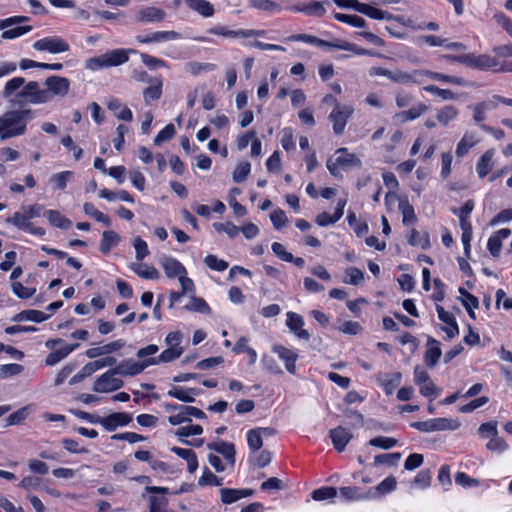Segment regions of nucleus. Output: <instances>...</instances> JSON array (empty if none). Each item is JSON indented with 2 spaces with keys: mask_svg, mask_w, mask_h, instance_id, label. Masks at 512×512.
Masks as SVG:
<instances>
[{
  "mask_svg": "<svg viewBox=\"0 0 512 512\" xmlns=\"http://www.w3.org/2000/svg\"><path fill=\"white\" fill-rule=\"evenodd\" d=\"M426 110L427 106L425 104L419 103L416 106L410 108L409 110L397 113L395 117L400 122L411 121L420 117Z\"/></svg>",
  "mask_w": 512,
  "mask_h": 512,
  "instance_id": "obj_38",
  "label": "nucleus"
},
{
  "mask_svg": "<svg viewBox=\"0 0 512 512\" xmlns=\"http://www.w3.org/2000/svg\"><path fill=\"white\" fill-rule=\"evenodd\" d=\"M217 453L224 456L228 463L233 466L235 464V446L233 443L220 441L217 445Z\"/></svg>",
  "mask_w": 512,
  "mask_h": 512,
  "instance_id": "obj_47",
  "label": "nucleus"
},
{
  "mask_svg": "<svg viewBox=\"0 0 512 512\" xmlns=\"http://www.w3.org/2000/svg\"><path fill=\"white\" fill-rule=\"evenodd\" d=\"M83 211L86 215L94 218L98 222L103 223L106 227L111 225L110 217L99 211L92 203H84Z\"/></svg>",
  "mask_w": 512,
  "mask_h": 512,
  "instance_id": "obj_43",
  "label": "nucleus"
},
{
  "mask_svg": "<svg viewBox=\"0 0 512 512\" xmlns=\"http://www.w3.org/2000/svg\"><path fill=\"white\" fill-rule=\"evenodd\" d=\"M145 490L152 494H162V496H150L149 512H164L168 504V499L164 495L169 493V489L167 487L146 486Z\"/></svg>",
  "mask_w": 512,
  "mask_h": 512,
  "instance_id": "obj_11",
  "label": "nucleus"
},
{
  "mask_svg": "<svg viewBox=\"0 0 512 512\" xmlns=\"http://www.w3.org/2000/svg\"><path fill=\"white\" fill-rule=\"evenodd\" d=\"M251 6L268 12L280 11V6L271 0H250Z\"/></svg>",
  "mask_w": 512,
  "mask_h": 512,
  "instance_id": "obj_62",
  "label": "nucleus"
},
{
  "mask_svg": "<svg viewBox=\"0 0 512 512\" xmlns=\"http://www.w3.org/2000/svg\"><path fill=\"white\" fill-rule=\"evenodd\" d=\"M73 172L64 171L60 173H56L52 175L51 182L54 184L55 188L64 189L67 186V182L72 177Z\"/></svg>",
  "mask_w": 512,
  "mask_h": 512,
  "instance_id": "obj_64",
  "label": "nucleus"
},
{
  "mask_svg": "<svg viewBox=\"0 0 512 512\" xmlns=\"http://www.w3.org/2000/svg\"><path fill=\"white\" fill-rule=\"evenodd\" d=\"M407 241L411 246L419 247L424 250L430 247L429 235L427 233L421 234L416 229L411 230L410 235L407 238Z\"/></svg>",
  "mask_w": 512,
  "mask_h": 512,
  "instance_id": "obj_40",
  "label": "nucleus"
},
{
  "mask_svg": "<svg viewBox=\"0 0 512 512\" xmlns=\"http://www.w3.org/2000/svg\"><path fill=\"white\" fill-rule=\"evenodd\" d=\"M369 445L388 450L397 445V440L395 438L378 436L371 439Z\"/></svg>",
  "mask_w": 512,
  "mask_h": 512,
  "instance_id": "obj_60",
  "label": "nucleus"
},
{
  "mask_svg": "<svg viewBox=\"0 0 512 512\" xmlns=\"http://www.w3.org/2000/svg\"><path fill=\"white\" fill-rule=\"evenodd\" d=\"M334 17L336 20L349 24L354 27L362 28L366 25V21L364 18L358 16V15H349V14H343V13H335Z\"/></svg>",
  "mask_w": 512,
  "mask_h": 512,
  "instance_id": "obj_51",
  "label": "nucleus"
},
{
  "mask_svg": "<svg viewBox=\"0 0 512 512\" xmlns=\"http://www.w3.org/2000/svg\"><path fill=\"white\" fill-rule=\"evenodd\" d=\"M124 345H125V341L122 339H118L116 341H113L111 343L105 344L100 347L89 348L86 351V356L88 358L94 359V358H97L102 355H108L112 352H115V351L121 349L122 347H124Z\"/></svg>",
  "mask_w": 512,
  "mask_h": 512,
  "instance_id": "obj_20",
  "label": "nucleus"
},
{
  "mask_svg": "<svg viewBox=\"0 0 512 512\" xmlns=\"http://www.w3.org/2000/svg\"><path fill=\"white\" fill-rule=\"evenodd\" d=\"M208 33L213 35H219L226 38H238L241 37V29L239 30H230L226 26H215L208 29Z\"/></svg>",
  "mask_w": 512,
  "mask_h": 512,
  "instance_id": "obj_59",
  "label": "nucleus"
},
{
  "mask_svg": "<svg viewBox=\"0 0 512 512\" xmlns=\"http://www.w3.org/2000/svg\"><path fill=\"white\" fill-rule=\"evenodd\" d=\"M120 241V236L118 233L112 230L104 231L102 234V239L100 243V251L103 254H107L110 252V250L117 245V243Z\"/></svg>",
  "mask_w": 512,
  "mask_h": 512,
  "instance_id": "obj_36",
  "label": "nucleus"
},
{
  "mask_svg": "<svg viewBox=\"0 0 512 512\" xmlns=\"http://www.w3.org/2000/svg\"><path fill=\"white\" fill-rule=\"evenodd\" d=\"M220 494H221V501L223 503L231 504L243 497L251 496L253 494V491L249 490V489L222 488V489H220Z\"/></svg>",
  "mask_w": 512,
  "mask_h": 512,
  "instance_id": "obj_26",
  "label": "nucleus"
},
{
  "mask_svg": "<svg viewBox=\"0 0 512 512\" xmlns=\"http://www.w3.org/2000/svg\"><path fill=\"white\" fill-rule=\"evenodd\" d=\"M132 421V416L124 412L112 413L102 418L101 425L105 430L112 432L117 427L126 426Z\"/></svg>",
  "mask_w": 512,
  "mask_h": 512,
  "instance_id": "obj_13",
  "label": "nucleus"
},
{
  "mask_svg": "<svg viewBox=\"0 0 512 512\" xmlns=\"http://www.w3.org/2000/svg\"><path fill=\"white\" fill-rule=\"evenodd\" d=\"M223 479L214 475L209 468L205 467L202 476L198 479L199 486H221Z\"/></svg>",
  "mask_w": 512,
  "mask_h": 512,
  "instance_id": "obj_50",
  "label": "nucleus"
},
{
  "mask_svg": "<svg viewBox=\"0 0 512 512\" xmlns=\"http://www.w3.org/2000/svg\"><path fill=\"white\" fill-rule=\"evenodd\" d=\"M274 351L278 354L279 358L285 362V368L290 374L296 373V361L298 354L284 346H275Z\"/></svg>",
  "mask_w": 512,
  "mask_h": 512,
  "instance_id": "obj_21",
  "label": "nucleus"
},
{
  "mask_svg": "<svg viewBox=\"0 0 512 512\" xmlns=\"http://www.w3.org/2000/svg\"><path fill=\"white\" fill-rule=\"evenodd\" d=\"M426 346L427 348L424 354V361L428 367H434L442 355L440 343L437 340L428 337Z\"/></svg>",
  "mask_w": 512,
  "mask_h": 512,
  "instance_id": "obj_19",
  "label": "nucleus"
},
{
  "mask_svg": "<svg viewBox=\"0 0 512 512\" xmlns=\"http://www.w3.org/2000/svg\"><path fill=\"white\" fill-rule=\"evenodd\" d=\"M48 92L40 88L38 81H28L21 76L9 79L0 93L2 99L11 105H40L47 103Z\"/></svg>",
  "mask_w": 512,
  "mask_h": 512,
  "instance_id": "obj_1",
  "label": "nucleus"
},
{
  "mask_svg": "<svg viewBox=\"0 0 512 512\" xmlns=\"http://www.w3.org/2000/svg\"><path fill=\"white\" fill-rule=\"evenodd\" d=\"M33 118L31 109L9 110L0 115V139L2 141L24 135L27 123Z\"/></svg>",
  "mask_w": 512,
  "mask_h": 512,
  "instance_id": "obj_2",
  "label": "nucleus"
},
{
  "mask_svg": "<svg viewBox=\"0 0 512 512\" xmlns=\"http://www.w3.org/2000/svg\"><path fill=\"white\" fill-rule=\"evenodd\" d=\"M182 353V347H169L165 349L159 356L148 358L147 362L149 363L150 366L157 365L159 363L171 362L179 358L182 355Z\"/></svg>",
  "mask_w": 512,
  "mask_h": 512,
  "instance_id": "obj_23",
  "label": "nucleus"
},
{
  "mask_svg": "<svg viewBox=\"0 0 512 512\" xmlns=\"http://www.w3.org/2000/svg\"><path fill=\"white\" fill-rule=\"evenodd\" d=\"M288 40L290 41H300L305 42L311 45H315L318 47H329L333 48V45L335 42H328L322 39L317 38L316 36L309 35V34H295L288 37Z\"/></svg>",
  "mask_w": 512,
  "mask_h": 512,
  "instance_id": "obj_34",
  "label": "nucleus"
},
{
  "mask_svg": "<svg viewBox=\"0 0 512 512\" xmlns=\"http://www.w3.org/2000/svg\"><path fill=\"white\" fill-rule=\"evenodd\" d=\"M159 263L168 278H179L181 275L187 274L184 265L173 257L164 255L161 257Z\"/></svg>",
  "mask_w": 512,
  "mask_h": 512,
  "instance_id": "obj_12",
  "label": "nucleus"
},
{
  "mask_svg": "<svg viewBox=\"0 0 512 512\" xmlns=\"http://www.w3.org/2000/svg\"><path fill=\"white\" fill-rule=\"evenodd\" d=\"M199 390L196 388H182L173 386L169 391L170 397L176 398L185 403H191L195 401V396L199 395Z\"/></svg>",
  "mask_w": 512,
  "mask_h": 512,
  "instance_id": "obj_24",
  "label": "nucleus"
},
{
  "mask_svg": "<svg viewBox=\"0 0 512 512\" xmlns=\"http://www.w3.org/2000/svg\"><path fill=\"white\" fill-rule=\"evenodd\" d=\"M50 317V315L45 314L42 311L39 310H24L18 314H16L12 320L15 322H21V321H33L36 323H41L45 320H47Z\"/></svg>",
  "mask_w": 512,
  "mask_h": 512,
  "instance_id": "obj_29",
  "label": "nucleus"
},
{
  "mask_svg": "<svg viewBox=\"0 0 512 512\" xmlns=\"http://www.w3.org/2000/svg\"><path fill=\"white\" fill-rule=\"evenodd\" d=\"M251 171V164L248 161L240 162L232 173V179L236 183L246 180Z\"/></svg>",
  "mask_w": 512,
  "mask_h": 512,
  "instance_id": "obj_49",
  "label": "nucleus"
},
{
  "mask_svg": "<svg viewBox=\"0 0 512 512\" xmlns=\"http://www.w3.org/2000/svg\"><path fill=\"white\" fill-rule=\"evenodd\" d=\"M400 459H401V453H399V452L380 454V455L375 456L374 464L375 465L387 464V465L393 466V465H396Z\"/></svg>",
  "mask_w": 512,
  "mask_h": 512,
  "instance_id": "obj_56",
  "label": "nucleus"
},
{
  "mask_svg": "<svg viewBox=\"0 0 512 512\" xmlns=\"http://www.w3.org/2000/svg\"><path fill=\"white\" fill-rule=\"evenodd\" d=\"M206 419V414L199 408L194 406L183 405L180 407V411L168 417V422L171 425H180L182 423L191 422V418Z\"/></svg>",
  "mask_w": 512,
  "mask_h": 512,
  "instance_id": "obj_10",
  "label": "nucleus"
},
{
  "mask_svg": "<svg viewBox=\"0 0 512 512\" xmlns=\"http://www.w3.org/2000/svg\"><path fill=\"white\" fill-rule=\"evenodd\" d=\"M44 215L47 217L49 223L55 227L61 229H69L72 225V222L61 215V213L57 210H47L44 212Z\"/></svg>",
  "mask_w": 512,
  "mask_h": 512,
  "instance_id": "obj_35",
  "label": "nucleus"
},
{
  "mask_svg": "<svg viewBox=\"0 0 512 512\" xmlns=\"http://www.w3.org/2000/svg\"><path fill=\"white\" fill-rule=\"evenodd\" d=\"M163 79L155 77L149 86L143 90V98L146 104L159 100L162 96Z\"/></svg>",
  "mask_w": 512,
  "mask_h": 512,
  "instance_id": "obj_22",
  "label": "nucleus"
},
{
  "mask_svg": "<svg viewBox=\"0 0 512 512\" xmlns=\"http://www.w3.org/2000/svg\"><path fill=\"white\" fill-rule=\"evenodd\" d=\"M11 287H12L13 293L18 298H21V299L31 298L36 293V289L35 288L25 287L20 282H13Z\"/></svg>",
  "mask_w": 512,
  "mask_h": 512,
  "instance_id": "obj_57",
  "label": "nucleus"
},
{
  "mask_svg": "<svg viewBox=\"0 0 512 512\" xmlns=\"http://www.w3.org/2000/svg\"><path fill=\"white\" fill-rule=\"evenodd\" d=\"M32 47L37 51H47L52 54L67 52L70 46L67 41L60 37H45L35 41Z\"/></svg>",
  "mask_w": 512,
  "mask_h": 512,
  "instance_id": "obj_7",
  "label": "nucleus"
},
{
  "mask_svg": "<svg viewBox=\"0 0 512 512\" xmlns=\"http://www.w3.org/2000/svg\"><path fill=\"white\" fill-rule=\"evenodd\" d=\"M352 106L336 104L329 115L330 121L333 123V131L335 134H341L347 124L348 119L353 114Z\"/></svg>",
  "mask_w": 512,
  "mask_h": 512,
  "instance_id": "obj_8",
  "label": "nucleus"
},
{
  "mask_svg": "<svg viewBox=\"0 0 512 512\" xmlns=\"http://www.w3.org/2000/svg\"><path fill=\"white\" fill-rule=\"evenodd\" d=\"M337 496V489L335 487H321L312 492V498L316 501H323L332 499Z\"/></svg>",
  "mask_w": 512,
  "mask_h": 512,
  "instance_id": "obj_55",
  "label": "nucleus"
},
{
  "mask_svg": "<svg viewBox=\"0 0 512 512\" xmlns=\"http://www.w3.org/2000/svg\"><path fill=\"white\" fill-rule=\"evenodd\" d=\"M247 444H248L249 449L252 452H256L262 447L263 440H262V435L260 434L259 430L254 428V429H251L248 431Z\"/></svg>",
  "mask_w": 512,
  "mask_h": 512,
  "instance_id": "obj_53",
  "label": "nucleus"
},
{
  "mask_svg": "<svg viewBox=\"0 0 512 512\" xmlns=\"http://www.w3.org/2000/svg\"><path fill=\"white\" fill-rule=\"evenodd\" d=\"M286 325L299 339L306 341L310 339V333L303 329L304 319L301 315L295 312H288Z\"/></svg>",
  "mask_w": 512,
  "mask_h": 512,
  "instance_id": "obj_15",
  "label": "nucleus"
},
{
  "mask_svg": "<svg viewBox=\"0 0 512 512\" xmlns=\"http://www.w3.org/2000/svg\"><path fill=\"white\" fill-rule=\"evenodd\" d=\"M131 269L141 278L155 280L159 278V272L155 267L141 264H132Z\"/></svg>",
  "mask_w": 512,
  "mask_h": 512,
  "instance_id": "obj_45",
  "label": "nucleus"
},
{
  "mask_svg": "<svg viewBox=\"0 0 512 512\" xmlns=\"http://www.w3.org/2000/svg\"><path fill=\"white\" fill-rule=\"evenodd\" d=\"M401 378V373L395 372L391 376L380 380V384L384 387L386 394L390 395L393 393L395 388L400 384Z\"/></svg>",
  "mask_w": 512,
  "mask_h": 512,
  "instance_id": "obj_54",
  "label": "nucleus"
},
{
  "mask_svg": "<svg viewBox=\"0 0 512 512\" xmlns=\"http://www.w3.org/2000/svg\"><path fill=\"white\" fill-rule=\"evenodd\" d=\"M188 311L202 314H210L211 309L203 298L192 296L189 303L184 307Z\"/></svg>",
  "mask_w": 512,
  "mask_h": 512,
  "instance_id": "obj_44",
  "label": "nucleus"
},
{
  "mask_svg": "<svg viewBox=\"0 0 512 512\" xmlns=\"http://www.w3.org/2000/svg\"><path fill=\"white\" fill-rule=\"evenodd\" d=\"M107 107L110 111L114 113V115L123 121L130 122L133 119L132 111L125 105L121 103V101L117 98L111 99Z\"/></svg>",
  "mask_w": 512,
  "mask_h": 512,
  "instance_id": "obj_25",
  "label": "nucleus"
},
{
  "mask_svg": "<svg viewBox=\"0 0 512 512\" xmlns=\"http://www.w3.org/2000/svg\"><path fill=\"white\" fill-rule=\"evenodd\" d=\"M115 375L118 374L113 372V368L103 373L94 382L93 390L98 393H108L120 389L124 382L119 378H115Z\"/></svg>",
  "mask_w": 512,
  "mask_h": 512,
  "instance_id": "obj_6",
  "label": "nucleus"
},
{
  "mask_svg": "<svg viewBox=\"0 0 512 512\" xmlns=\"http://www.w3.org/2000/svg\"><path fill=\"white\" fill-rule=\"evenodd\" d=\"M336 153H340L337 157V162L341 168L346 169L351 166H360L361 161L353 153H348L346 148H339Z\"/></svg>",
  "mask_w": 512,
  "mask_h": 512,
  "instance_id": "obj_41",
  "label": "nucleus"
},
{
  "mask_svg": "<svg viewBox=\"0 0 512 512\" xmlns=\"http://www.w3.org/2000/svg\"><path fill=\"white\" fill-rule=\"evenodd\" d=\"M494 154V150L489 149L478 160L476 171L481 179H483L491 170Z\"/></svg>",
  "mask_w": 512,
  "mask_h": 512,
  "instance_id": "obj_31",
  "label": "nucleus"
},
{
  "mask_svg": "<svg viewBox=\"0 0 512 512\" xmlns=\"http://www.w3.org/2000/svg\"><path fill=\"white\" fill-rule=\"evenodd\" d=\"M45 92H48L47 103L50 102L53 96L65 97L70 90V81L66 77L52 75L46 78L44 82Z\"/></svg>",
  "mask_w": 512,
  "mask_h": 512,
  "instance_id": "obj_5",
  "label": "nucleus"
},
{
  "mask_svg": "<svg viewBox=\"0 0 512 512\" xmlns=\"http://www.w3.org/2000/svg\"><path fill=\"white\" fill-rule=\"evenodd\" d=\"M175 133L176 130L172 123L166 125L154 138V144L156 146L161 145L163 142L172 139Z\"/></svg>",
  "mask_w": 512,
  "mask_h": 512,
  "instance_id": "obj_58",
  "label": "nucleus"
},
{
  "mask_svg": "<svg viewBox=\"0 0 512 512\" xmlns=\"http://www.w3.org/2000/svg\"><path fill=\"white\" fill-rule=\"evenodd\" d=\"M149 366L147 359L136 362L131 358H127L116 365L113 368V372L123 377H133L142 373Z\"/></svg>",
  "mask_w": 512,
  "mask_h": 512,
  "instance_id": "obj_9",
  "label": "nucleus"
},
{
  "mask_svg": "<svg viewBox=\"0 0 512 512\" xmlns=\"http://www.w3.org/2000/svg\"><path fill=\"white\" fill-rule=\"evenodd\" d=\"M181 34L176 31H156L152 32L148 35H138L136 36V40L140 43H158L163 41H169V40H176L180 39Z\"/></svg>",
  "mask_w": 512,
  "mask_h": 512,
  "instance_id": "obj_17",
  "label": "nucleus"
},
{
  "mask_svg": "<svg viewBox=\"0 0 512 512\" xmlns=\"http://www.w3.org/2000/svg\"><path fill=\"white\" fill-rule=\"evenodd\" d=\"M346 275L348 278H346L344 282L347 284L359 285L364 280V273L356 267L348 268Z\"/></svg>",
  "mask_w": 512,
  "mask_h": 512,
  "instance_id": "obj_63",
  "label": "nucleus"
},
{
  "mask_svg": "<svg viewBox=\"0 0 512 512\" xmlns=\"http://www.w3.org/2000/svg\"><path fill=\"white\" fill-rule=\"evenodd\" d=\"M79 344H67L60 349H57L53 352H51L45 360V363L48 366H54L58 362H60L62 359H64L66 356H68L71 352H73Z\"/></svg>",
  "mask_w": 512,
  "mask_h": 512,
  "instance_id": "obj_28",
  "label": "nucleus"
},
{
  "mask_svg": "<svg viewBox=\"0 0 512 512\" xmlns=\"http://www.w3.org/2000/svg\"><path fill=\"white\" fill-rule=\"evenodd\" d=\"M422 76V73L418 70L414 71L412 74L396 70L391 71L390 80L396 83L407 84L410 82L418 83L420 82L419 77Z\"/></svg>",
  "mask_w": 512,
  "mask_h": 512,
  "instance_id": "obj_37",
  "label": "nucleus"
},
{
  "mask_svg": "<svg viewBox=\"0 0 512 512\" xmlns=\"http://www.w3.org/2000/svg\"><path fill=\"white\" fill-rule=\"evenodd\" d=\"M333 48L339 49V50H344V51H350V52L355 53L356 55H368V56L374 55V53L371 50L358 47L357 45H355L353 43L343 41V40H339V41L335 42V44L333 45Z\"/></svg>",
  "mask_w": 512,
  "mask_h": 512,
  "instance_id": "obj_46",
  "label": "nucleus"
},
{
  "mask_svg": "<svg viewBox=\"0 0 512 512\" xmlns=\"http://www.w3.org/2000/svg\"><path fill=\"white\" fill-rule=\"evenodd\" d=\"M329 436L331 438L334 448L338 452L344 451L347 444L353 437L352 433L343 426H338L334 429H331L329 432Z\"/></svg>",
  "mask_w": 512,
  "mask_h": 512,
  "instance_id": "obj_14",
  "label": "nucleus"
},
{
  "mask_svg": "<svg viewBox=\"0 0 512 512\" xmlns=\"http://www.w3.org/2000/svg\"><path fill=\"white\" fill-rule=\"evenodd\" d=\"M185 3L191 10L203 17H211L214 15V7L207 0H185Z\"/></svg>",
  "mask_w": 512,
  "mask_h": 512,
  "instance_id": "obj_27",
  "label": "nucleus"
},
{
  "mask_svg": "<svg viewBox=\"0 0 512 512\" xmlns=\"http://www.w3.org/2000/svg\"><path fill=\"white\" fill-rule=\"evenodd\" d=\"M129 53H136L135 50L114 49L97 57L86 60L85 68L96 71L104 68L115 67L126 63L129 60Z\"/></svg>",
  "mask_w": 512,
  "mask_h": 512,
  "instance_id": "obj_4",
  "label": "nucleus"
},
{
  "mask_svg": "<svg viewBox=\"0 0 512 512\" xmlns=\"http://www.w3.org/2000/svg\"><path fill=\"white\" fill-rule=\"evenodd\" d=\"M398 209L402 214V222L404 225H410L416 222L414 208L407 199H400Z\"/></svg>",
  "mask_w": 512,
  "mask_h": 512,
  "instance_id": "obj_42",
  "label": "nucleus"
},
{
  "mask_svg": "<svg viewBox=\"0 0 512 512\" xmlns=\"http://www.w3.org/2000/svg\"><path fill=\"white\" fill-rule=\"evenodd\" d=\"M203 433V428L201 425L194 424L189 426L180 427L175 431V435L178 437L179 441L185 440L187 437L192 435H200Z\"/></svg>",
  "mask_w": 512,
  "mask_h": 512,
  "instance_id": "obj_52",
  "label": "nucleus"
},
{
  "mask_svg": "<svg viewBox=\"0 0 512 512\" xmlns=\"http://www.w3.org/2000/svg\"><path fill=\"white\" fill-rule=\"evenodd\" d=\"M205 264L212 270L224 271L228 268V262L218 259L215 255L209 254L204 258Z\"/></svg>",
  "mask_w": 512,
  "mask_h": 512,
  "instance_id": "obj_61",
  "label": "nucleus"
},
{
  "mask_svg": "<svg viewBox=\"0 0 512 512\" xmlns=\"http://www.w3.org/2000/svg\"><path fill=\"white\" fill-rule=\"evenodd\" d=\"M450 50L458 51L461 50V54L450 55V62H458L467 67H471L479 70L493 69L497 71L498 61L487 54L475 55L473 53H467L466 46L460 42H450Z\"/></svg>",
  "mask_w": 512,
  "mask_h": 512,
  "instance_id": "obj_3",
  "label": "nucleus"
},
{
  "mask_svg": "<svg viewBox=\"0 0 512 512\" xmlns=\"http://www.w3.org/2000/svg\"><path fill=\"white\" fill-rule=\"evenodd\" d=\"M411 426L422 432H433L439 430H445L448 428V419L446 418H437L430 419L426 421H417L413 422Z\"/></svg>",
  "mask_w": 512,
  "mask_h": 512,
  "instance_id": "obj_18",
  "label": "nucleus"
},
{
  "mask_svg": "<svg viewBox=\"0 0 512 512\" xmlns=\"http://www.w3.org/2000/svg\"><path fill=\"white\" fill-rule=\"evenodd\" d=\"M166 18V12L158 7L141 8L136 13V20L140 23L161 22Z\"/></svg>",
  "mask_w": 512,
  "mask_h": 512,
  "instance_id": "obj_16",
  "label": "nucleus"
},
{
  "mask_svg": "<svg viewBox=\"0 0 512 512\" xmlns=\"http://www.w3.org/2000/svg\"><path fill=\"white\" fill-rule=\"evenodd\" d=\"M292 10L316 17H322L326 13L323 3L320 1H311L307 5L293 7Z\"/></svg>",
  "mask_w": 512,
  "mask_h": 512,
  "instance_id": "obj_33",
  "label": "nucleus"
},
{
  "mask_svg": "<svg viewBox=\"0 0 512 512\" xmlns=\"http://www.w3.org/2000/svg\"><path fill=\"white\" fill-rule=\"evenodd\" d=\"M99 197L106 199L108 201H115V200H121L128 203H134V198L126 191V190H120L118 192H113L109 189H102L99 192Z\"/></svg>",
  "mask_w": 512,
  "mask_h": 512,
  "instance_id": "obj_39",
  "label": "nucleus"
},
{
  "mask_svg": "<svg viewBox=\"0 0 512 512\" xmlns=\"http://www.w3.org/2000/svg\"><path fill=\"white\" fill-rule=\"evenodd\" d=\"M359 13L376 20H391L393 18V15L388 11L377 9L370 3H362Z\"/></svg>",
  "mask_w": 512,
  "mask_h": 512,
  "instance_id": "obj_32",
  "label": "nucleus"
},
{
  "mask_svg": "<svg viewBox=\"0 0 512 512\" xmlns=\"http://www.w3.org/2000/svg\"><path fill=\"white\" fill-rule=\"evenodd\" d=\"M479 142V139L476 137L474 133L467 132L464 134L462 139L457 145L456 155L458 157L465 156L469 150L474 147Z\"/></svg>",
  "mask_w": 512,
  "mask_h": 512,
  "instance_id": "obj_30",
  "label": "nucleus"
},
{
  "mask_svg": "<svg viewBox=\"0 0 512 512\" xmlns=\"http://www.w3.org/2000/svg\"><path fill=\"white\" fill-rule=\"evenodd\" d=\"M29 219L30 218L25 212H15L12 217L6 219V222L14 225L18 229L28 231L32 224L31 222H29Z\"/></svg>",
  "mask_w": 512,
  "mask_h": 512,
  "instance_id": "obj_48",
  "label": "nucleus"
}]
</instances>
